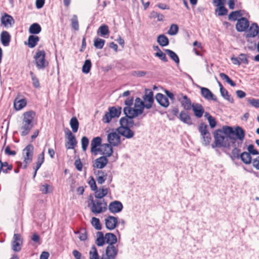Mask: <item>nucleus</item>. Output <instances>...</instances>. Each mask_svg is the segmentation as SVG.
Wrapping results in <instances>:
<instances>
[{
    "label": "nucleus",
    "instance_id": "59",
    "mask_svg": "<svg viewBox=\"0 0 259 259\" xmlns=\"http://www.w3.org/2000/svg\"><path fill=\"white\" fill-rule=\"evenodd\" d=\"M155 56L158 57L161 60L163 61V62H166L168 61L165 54L163 53L161 50H159V52H157L155 54Z\"/></svg>",
    "mask_w": 259,
    "mask_h": 259
},
{
    "label": "nucleus",
    "instance_id": "19",
    "mask_svg": "<svg viewBox=\"0 0 259 259\" xmlns=\"http://www.w3.org/2000/svg\"><path fill=\"white\" fill-rule=\"evenodd\" d=\"M122 208V204L118 201H114L111 202L108 206L109 211L113 213L120 212Z\"/></svg>",
    "mask_w": 259,
    "mask_h": 259
},
{
    "label": "nucleus",
    "instance_id": "53",
    "mask_svg": "<svg viewBox=\"0 0 259 259\" xmlns=\"http://www.w3.org/2000/svg\"><path fill=\"white\" fill-rule=\"evenodd\" d=\"M72 27L75 30H78L79 29L78 22L77 20V16L74 15L71 19Z\"/></svg>",
    "mask_w": 259,
    "mask_h": 259
},
{
    "label": "nucleus",
    "instance_id": "25",
    "mask_svg": "<svg viewBox=\"0 0 259 259\" xmlns=\"http://www.w3.org/2000/svg\"><path fill=\"white\" fill-rule=\"evenodd\" d=\"M108 159L106 156H101L95 160L94 167L97 168H104L108 163Z\"/></svg>",
    "mask_w": 259,
    "mask_h": 259
},
{
    "label": "nucleus",
    "instance_id": "1",
    "mask_svg": "<svg viewBox=\"0 0 259 259\" xmlns=\"http://www.w3.org/2000/svg\"><path fill=\"white\" fill-rule=\"evenodd\" d=\"M233 128L229 126H223L222 129L214 131L213 137L214 141L211 145L213 148L216 147L228 148L231 143L235 144L236 140L231 137Z\"/></svg>",
    "mask_w": 259,
    "mask_h": 259
},
{
    "label": "nucleus",
    "instance_id": "20",
    "mask_svg": "<svg viewBox=\"0 0 259 259\" xmlns=\"http://www.w3.org/2000/svg\"><path fill=\"white\" fill-rule=\"evenodd\" d=\"M194 115L198 118H200L202 117L203 113H204V109L200 104L194 103L192 104V108Z\"/></svg>",
    "mask_w": 259,
    "mask_h": 259
},
{
    "label": "nucleus",
    "instance_id": "14",
    "mask_svg": "<svg viewBox=\"0 0 259 259\" xmlns=\"http://www.w3.org/2000/svg\"><path fill=\"white\" fill-rule=\"evenodd\" d=\"M247 37H254L258 34L259 26L256 23H253L251 24L246 31Z\"/></svg>",
    "mask_w": 259,
    "mask_h": 259
},
{
    "label": "nucleus",
    "instance_id": "57",
    "mask_svg": "<svg viewBox=\"0 0 259 259\" xmlns=\"http://www.w3.org/2000/svg\"><path fill=\"white\" fill-rule=\"evenodd\" d=\"M179 30L178 26L177 24H172L168 31V34L171 35H175L177 34Z\"/></svg>",
    "mask_w": 259,
    "mask_h": 259
},
{
    "label": "nucleus",
    "instance_id": "11",
    "mask_svg": "<svg viewBox=\"0 0 259 259\" xmlns=\"http://www.w3.org/2000/svg\"><path fill=\"white\" fill-rule=\"evenodd\" d=\"M143 101L145 103V108L150 109L152 107L154 101L153 93L150 90H145V94L143 97Z\"/></svg>",
    "mask_w": 259,
    "mask_h": 259
},
{
    "label": "nucleus",
    "instance_id": "23",
    "mask_svg": "<svg viewBox=\"0 0 259 259\" xmlns=\"http://www.w3.org/2000/svg\"><path fill=\"white\" fill-rule=\"evenodd\" d=\"M201 94L203 97L208 100L217 101V98L215 95L207 88L201 87Z\"/></svg>",
    "mask_w": 259,
    "mask_h": 259
},
{
    "label": "nucleus",
    "instance_id": "49",
    "mask_svg": "<svg viewBox=\"0 0 259 259\" xmlns=\"http://www.w3.org/2000/svg\"><path fill=\"white\" fill-rule=\"evenodd\" d=\"M220 76L223 80H225L232 87H235L236 85V83L232 79H231L230 78L224 73H221L220 74Z\"/></svg>",
    "mask_w": 259,
    "mask_h": 259
},
{
    "label": "nucleus",
    "instance_id": "50",
    "mask_svg": "<svg viewBox=\"0 0 259 259\" xmlns=\"http://www.w3.org/2000/svg\"><path fill=\"white\" fill-rule=\"evenodd\" d=\"M91 224L97 230H100L102 229V226L100 224V220L97 218H92Z\"/></svg>",
    "mask_w": 259,
    "mask_h": 259
},
{
    "label": "nucleus",
    "instance_id": "15",
    "mask_svg": "<svg viewBox=\"0 0 259 259\" xmlns=\"http://www.w3.org/2000/svg\"><path fill=\"white\" fill-rule=\"evenodd\" d=\"M105 225L107 229L112 230L115 229L118 224L117 218L113 216L109 215L105 219Z\"/></svg>",
    "mask_w": 259,
    "mask_h": 259
},
{
    "label": "nucleus",
    "instance_id": "63",
    "mask_svg": "<svg viewBox=\"0 0 259 259\" xmlns=\"http://www.w3.org/2000/svg\"><path fill=\"white\" fill-rule=\"evenodd\" d=\"M251 163L254 168L257 170H259V155L252 159Z\"/></svg>",
    "mask_w": 259,
    "mask_h": 259
},
{
    "label": "nucleus",
    "instance_id": "26",
    "mask_svg": "<svg viewBox=\"0 0 259 259\" xmlns=\"http://www.w3.org/2000/svg\"><path fill=\"white\" fill-rule=\"evenodd\" d=\"M155 99L157 102L162 106L167 107L169 105V101L166 97L161 93L156 95Z\"/></svg>",
    "mask_w": 259,
    "mask_h": 259
},
{
    "label": "nucleus",
    "instance_id": "27",
    "mask_svg": "<svg viewBox=\"0 0 259 259\" xmlns=\"http://www.w3.org/2000/svg\"><path fill=\"white\" fill-rule=\"evenodd\" d=\"M179 119L183 122L188 125H191L192 124V120L190 115L185 111L183 110L181 111L179 114Z\"/></svg>",
    "mask_w": 259,
    "mask_h": 259
},
{
    "label": "nucleus",
    "instance_id": "41",
    "mask_svg": "<svg viewBox=\"0 0 259 259\" xmlns=\"http://www.w3.org/2000/svg\"><path fill=\"white\" fill-rule=\"evenodd\" d=\"M70 126L74 133H76L78 129L79 122L75 117L71 118L70 121Z\"/></svg>",
    "mask_w": 259,
    "mask_h": 259
},
{
    "label": "nucleus",
    "instance_id": "48",
    "mask_svg": "<svg viewBox=\"0 0 259 259\" xmlns=\"http://www.w3.org/2000/svg\"><path fill=\"white\" fill-rule=\"evenodd\" d=\"M92 63L90 60H86L83 65L82 71L84 73H88L91 70Z\"/></svg>",
    "mask_w": 259,
    "mask_h": 259
},
{
    "label": "nucleus",
    "instance_id": "24",
    "mask_svg": "<svg viewBox=\"0 0 259 259\" xmlns=\"http://www.w3.org/2000/svg\"><path fill=\"white\" fill-rule=\"evenodd\" d=\"M1 23L5 27H9L12 26L15 23V21L11 16L5 14L1 18Z\"/></svg>",
    "mask_w": 259,
    "mask_h": 259
},
{
    "label": "nucleus",
    "instance_id": "39",
    "mask_svg": "<svg viewBox=\"0 0 259 259\" xmlns=\"http://www.w3.org/2000/svg\"><path fill=\"white\" fill-rule=\"evenodd\" d=\"M149 17L151 19L157 18L158 21H163L164 16L160 13L153 11L150 13Z\"/></svg>",
    "mask_w": 259,
    "mask_h": 259
},
{
    "label": "nucleus",
    "instance_id": "16",
    "mask_svg": "<svg viewBox=\"0 0 259 259\" xmlns=\"http://www.w3.org/2000/svg\"><path fill=\"white\" fill-rule=\"evenodd\" d=\"M231 135H235L237 138L239 140V142H238V145H241L242 143V141L244 139L245 137V131L240 126H236L235 129L233 128L232 133H231Z\"/></svg>",
    "mask_w": 259,
    "mask_h": 259
},
{
    "label": "nucleus",
    "instance_id": "9",
    "mask_svg": "<svg viewBox=\"0 0 259 259\" xmlns=\"http://www.w3.org/2000/svg\"><path fill=\"white\" fill-rule=\"evenodd\" d=\"M118 249L112 245H108L106 249L105 254L101 259H114L117 255Z\"/></svg>",
    "mask_w": 259,
    "mask_h": 259
},
{
    "label": "nucleus",
    "instance_id": "29",
    "mask_svg": "<svg viewBox=\"0 0 259 259\" xmlns=\"http://www.w3.org/2000/svg\"><path fill=\"white\" fill-rule=\"evenodd\" d=\"M35 113L32 111L25 112L23 114V123H26L29 124H32V121L34 118Z\"/></svg>",
    "mask_w": 259,
    "mask_h": 259
},
{
    "label": "nucleus",
    "instance_id": "10",
    "mask_svg": "<svg viewBox=\"0 0 259 259\" xmlns=\"http://www.w3.org/2000/svg\"><path fill=\"white\" fill-rule=\"evenodd\" d=\"M249 26V21L245 17L238 19L236 24V29L238 32H245Z\"/></svg>",
    "mask_w": 259,
    "mask_h": 259
},
{
    "label": "nucleus",
    "instance_id": "21",
    "mask_svg": "<svg viewBox=\"0 0 259 259\" xmlns=\"http://www.w3.org/2000/svg\"><path fill=\"white\" fill-rule=\"evenodd\" d=\"M102 139L100 137H97L93 139L91 144V152L96 155L99 151V148L97 147L101 145Z\"/></svg>",
    "mask_w": 259,
    "mask_h": 259
},
{
    "label": "nucleus",
    "instance_id": "56",
    "mask_svg": "<svg viewBox=\"0 0 259 259\" xmlns=\"http://www.w3.org/2000/svg\"><path fill=\"white\" fill-rule=\"evenodd\" d=\"M247 101L252 106L259 108V99L249 98L247 99Z\"/></svg>",
    "mask_w": 259,
    "mask_h": 259
},
{
    "label": "nucleus",
    "instance_id": "47",
    "mask_svg": "<svg viewBox=\"0 0 259 259\" xmlns=\"http://www.w3.org/2000/svg\"><path fill=\"white\" fill-rule=\"evenodd\" d=\"M39 190L43 194H47L52 191V187L47 184H41Z\"/></svg>",
    "mask_w": 259,
    "mask_h": 259
},
{
    "label": "nucleus",
    "instance_id": "22",
    "mask_svg": "<svg viewBox=\"0 0 259 259\" xmlns=\"http://www.w3.org/2000/svg\"><path fill=\"white\" fill-rule=\"evenodd\" d=\"M106 157H110L113 153L112 145L110 144H103L99 148V151Z\"/></svg>",
    "mask_w": 259,
    "mask_h": 259
},
{
    "label": "nucleus",
    "instance_id": "44",
    "mask_svg": "<svg viewBox=\"0 0 259 259\" xmlns=\"http://www.w3.org/2000/svg\"><path fill=\"white\" fill-rule=\"evenodd\" d=\"M242 14L240 10L232 12L229 15L228 18L230 20H238V18L242 16Z\"/></svg>",
    "mask_w": 259,
    "mask_h": 259
},
{
    "label": "nucleus",
    "instance_id": "61",
    "mask_svg": "<svg viewBox=\"0 0 259 259\" xmlns=\"http://www.w3.org/2000/svg\"><path fill=\"white\" fill-rule=\"evenodd\" d=\"M88 184L92 191H95L97 190V187L96 186V182L93 177H90V180L88 182Z\"/></svg>",
    "mask_w": 259,
    "mask_h": 259
},
{
    "label": "nucleus",
    "instance_id": "31",
    "mask_svg": "<svg viewBox=\"0 0 259 259\" xmlns=\"http://www.w3.org/2000/svg\"><path fill=\"white\" fill-rule=\"evenodd\" d=\"M135 107L139 112V114H142L144 108H145V103L140 98H137L135 100Z\"/></svg>",
    "mask_w": 259,
    "mask_h": 259
},
{
    "label": "nucleus",
    "instance_id": "51",
    "mask_svg": "<svg viewBox=\"0 0 259 259\" xmlns=\"http://www.w3.org/2000/svg\"><path fill=\"white\" fill-rule=\"evenodd\" d=\"M30 75L31 77L33 85L36 88L40 87V83L38 79L32 71L30 72Z\"/></svg>",
    "mask_w": 259,
    "mask_h": 259
},
{
    "label": "nucleus",
    "instance_id": "42",
    "mask_svg": "<svg viewBox=\"0 0 259 259\" xmlns=\"http://www.w3.org/2000/svg\"><path fill=\"white\" fill-rule=\"evenodd\" d=\"M33 124H29L26 123L22 122V126L21 127L22 132L21 135L23 136L27 135L30 130L32 128Z\"/></svg>",
    "mask_w": 259,
    "mask_h": 259
},
{
    "label": "nucleus",
    "instance_id": "60",
    "mask_svg": "<svg viewBox=\"0 0 259 259\" xmlns=\"http://www.w3.org/2000/svg\"><path fill=\"white\" fill-rule=\"evenodd\" d=\"M239 60L240 62V64L241 63H243L244 64H248V61L247 57V56L244 54H240L239 55Z\"/></svg>",
    "mask_w": 259,
    "mask_h": 259
},
{
    "label": "nucleus",
    "instance_id": "28",
    "mask_svg": "<svg viewBox=\"0 0 259 259\" xmlns=\"http://www.w3.org/2000/svg\"><path fill=\"white\" fill-rule=\"evenodd\" d=\"M11 40V36L7 31H3L1 34V41L2 45L5 47L9 46Z\"/></svg>",
    "mask_w": 259,
    "mask_h": 259
},
{
    "label": "nucleus",
    "instance_id": "45",
    "mask_svg": "<svg viewBox=\"0 0 259 259\" xmlns=\"http://www.w3.org/2000/svg\"><path fill=\"white\" fill-rule=\"evenodd\" d=\"M105 42V40L96 37L94 39V46L96 49H101L103 48Z\"/></svg>",
    "mask_w": 259,
    "mask_h": 259
},
{
    "label": "nucleus",
    "instance_id": "4",
    "mask_svg": "<svg viewBox=\"0 0 259 259\" xmlns=\"http://www.w3.org/2000/svg\"><path fill=\"white\" fill-rule=\"evenodd\" d=\"M90 199L92 203L91 209L93 213H101L107 210V204L104 200H94L93 198Z\"/></svg>",
    "mask_w": 259,
    "mask_h": 259
},
{
    "label": "nucleus",
    "instance_id": "2",
    "mask_svg": "<svg viewBox=\"0 0 259 259\" xmlns=\"http://www.w3.org/2000/svg\"><path fill=\"white\" fill-rule=\"evenodd\" d=\"M119 122L120 126L116 129L118 133L126 139L133 138L134 132L130 128L134 125L133 120H127L126 117H121Z\"/></svg>",
    "mask_w": 259,
    "mask_h": 259
},
{
    "label": "nucleus",
    "instance_id": "62",
    "mask_svg": "<svg viewBox=\"0 0 259 259\" xmlns=\"http://www.w3.org/2000/svg\"><path fill=\"white\" fill-rule=\"evenodd\" d=\"M248 153L252 155H258L259 152L257 150L254 149V147L253 145H249L247 147Z\"/></svg>",
    "mask_w": 259,
    "mask_h": 259
},
{
    "label": "nucleus",
    "instance_id": "37",
    "mask_svg": "<svg viewBox=\"0 0 259 259\" xmlns=\"http://www.w3.org/2000/svg\"><path fill=\"white\" fill-rule=\"evenodd\" d=\"M240 158L245 164H248L252 163L250 154L246 152H244L240 154Z\"/></svg>",
    "mask_w": 259,
    "mask_h": 259
},
{
    "label": "nucleus",
    "instance_id": "33",
    "mask_svg": "<svg viewBox=\"0 0 259 259\" xmlns=\"http://www.w3.org/2000/svg\"><path fill=\"white\" fill-rule=\"evenodd\" d=\"M105 239L106 242L109 245H114L117 242L116 235L111 233H106L105 236Z\"/></svg>",
    "mask_w": 259,
    "mask_h": 259
},
{
    "label": "nucleus",
    "instance_id": "32",
    "mask_svg": "<svg viewBox=\"0 0 259 259\" xmlns=\"http://www.w3.org/2000/svg\"><path fill=\"white\" fill-rule=\"evenodd\" d=\"M39 40L38 36L31 35L28 37L27 45L30 48H33L37 45Z\"/></svg>",
    "mask_w": 259,
    "mask_h": 259
},
{
    "label": "nucleus",
    "instance_id": "3",
    "mask_svg": "<svg viewBox=\"0 0 259 259\" xmlns=\"http://www.w3.org/2000/svg\"><path fill=\"white\" fill-rule=\"evenodd\" d=\"M34 148L32 145H28L23 150V156L24 157L23 163L20 162L18 164V167H21L24 169L27 168L28 164H29L32 160L33 155Z\"/></svg>",
    "mask_w": 259,
    "mask_h": 259
},
{
    "label": "nucleus",
    "instance_id": "35",
    "mask_svg": "<svg viewBox=\"0 0 259 259\" xmlns=\"http://www.w3.org/2000/svg\"><path fill=\"white\" fill-rule=\"evenodd\" d=\"M41 30V28L39 24L36 23L31 24L29 28V32L32 34H38Z\"/></svg>",
    "mask_w": 259,
    "mask_h": 259
},
{
    "label": "nucleus",
    "instance_id": "8",
    "mask_svg": "<svg viewBox=\"0 0 259 259\" xmlns=\"http://www.w3.org/2000/svg\"><path fill=\"white\" fill-rule=\"evenodd\" d=\"M66 138L68 141L65 144V147L67 149H73L76 146L77 141L75 136L68 128L65 130Z\"/></svg>",
    "mask_w": 259,
    "mask_h": 259
},
{
    "label": "nucleus",
    "instance_id": "7",
    "mask_svg": "<svg viewBox=\"0 0 259 259\" xmlns=\"http://www.w3.org/2000/svg\"><path fill=\"white\" fill-rule=\"evenodd\" d=\"M46 53L44 51L36 52L34 58L38 69H43L48 65V62L45 59Z\"/></svg>",
    "mask_w": 259,
    "mask_h": 259
},
{
    "label": "nucleus",
    "instance_id": "12",
    "mask_svg": "<svg viewBox=\"0 0 259 259\" xmlns=\"http://www.w3.org/2000/svg\"><path fill=\"white\" fill-rule=\"evenodd\" d=\"M22 243L21 236L19 234H14L13 240L12 242V248L15 252H19L21 250V245Z\"/></svg>",
    "mask_w": 259,
    "mask_h": 259
},
{
    "label": "nucleus",
    "instance_id": "5",
    "mask_svg": "<svg viewBox=\"0 0 259 259\" xmlns=\"http://www.w3.org/2000/svg\"><path fill=\"white\" fill-rule=\"evenodd\" d=\"M198 131L202 138V144L204 146L209 145L211 140L210 134L208 131V125L201 123L198 126Z\"/></svg>",
    "mask_w": 259,
    "mask_h": 259
},
{
    "label": "nucleus",
    "instance_id": "46",
    "mask_svg": "<svg viewBox=\"0 0 259 259\" xmlns=\"http://www.w3.org/2000/svg\"><path fill=\"white\" fill-rule=\"evenodd\" d=\"M45 151L44 150L41 153H40L38 157L37 161L36 163V166L34 169H36V170H37L41 164L44 163L45 160Z\"/></svg>",
    "mask_w": 259,
    "mask_h": 259
},
{
    "label": "nucleus",
    "instance_id": "13",
    "mask_svg": "<svg viewBox=\"0 0 259 259\" xmlns=\"http://www.w3.org/2000/svg\"><path fill=\"white\" fill-rule=\"evenodd\" d=\"M116 132H111L108 134L107 140L110 145L117 146L120 143V137Z\"/></svg>",
    "mask_w": 259,
    "mask_h": 259
},
{
    "label": "nucleus",
    "instance_id": "6",
    "mask_svg": "<svg viewBox=\"0 0 259 259\" xmlns=\"http://www.w3.org/2000/svg\"><path fill=\"white\" fill-rule=\"evenodd\" d=\"M108 112H106L102 118V121L104 123H107L110 122L113 118L118 117L121 113V108H116L115 107H109Z\"/></svg>",
    "mask_w": 259,
    "mask_h": 259
},
{
    "label": "nucleus",
    "instance_id": "34",
    "mask_svg": "<svg viewBox=\"0 0 259 259\" xmlns=\"http://www.w3.org/2000/svg\"><path fill=\"white\" fill-rule=\"evenodd\" d=\"M95 191V197L99 199H101L104 196H106L108 192V189L102 187L101 188H99Z\"/></svg>",
    "mask_w": 259,
    "mask_h": 259
},
{
    "label": "nucleus",
    "instance_id": "52",
    "mask_svg": "<svg viewBox=\"0 0 259 259\" xmlns=\"http://www.w3.org/2000/svg\"><path fill=\"white\" fill-rule=\"evenodd\" d=\"M221 94L226 100L232 102L233 101V98L229 95L228 92L225 88L220 90Z\"/></svg>",
    "mask_w": 259,
    "mask_h": 259
},
{
    "label": "nucleus",
    "instance_id": "38",
    "mask_svg": "<svg viewBox=\"0 0 259 259\" xmlns=\"http://www.w3.org/2000/svg\"><path fill=\"white\" fill-rule=\"evenodd\" d=\"M106 240L103 232L100 231L98 232L97 233L96 244L99 246H101L104 244Z\"/></svg>",
    "mask_w": 259,
    "mask_h": 259
},
{
    "label": "nucleus",
    "instance_id": "30",
    "mask_svg": "<svg viewBox=\"0 0 259 259\" xmlns=\"http://www.w3.org/2000/svg\"><path fill=\"white\" fill-rule=\"evenodd\" d=\"M26 100L25 99H19L16 98L14 101V106L17 110H19L24 108L26 105Z\"/></svg>",
    "mask_w": 259,
    "mask_h": 259
},
{
    "label": "nucleus",
    "instance_id": "40",
    "mask_svg": "<svg viewBox=\"0 0 259 259\" xmlns=\"http://www.w3.org/2000/svg\"><path fill=\"white\" fill-rule=\"evenodd\" d=\"M100 33L101 36L105 37L106 35H108L109 30L108 26L106 25H102L98 30V33Z\"/></svg>",
    "mask_w": 259,
    "mask_h": 259
},
{
    "label": "nucleus",
    "instance_id": "43",
    "mask_svg": "<svg viewBox=\"0 0 259 259\" xmlns=\"http://www.w3.org/2000/svg\"><path fill=\"white\" fill-rule=\"evenodd\" d=\"M165 52L169 56V57L175 62V63L179 64L180 60L178 56L172 51L169 49H165Z\"/></svg>",
    "mask_w": 259,
    "mask_h": 259
},
{
    "label": "nucleus",
    "instance_id": "64",
    "mask_svg": "<svg viewBox=\"0 0 259 259\" xmlns=\"http://www.w3.org/2000/svg\"><path fill=\"white\" fill-rule=\"evenodd\" d=\"M232 155L236 158H239L240 156V150L237 147H235L232 151Z\"/></svg>",
    "mask_w": 259,
    "mask_h": 259
},
{
    "label": "nucleus",
    "instance_id": "17",
    "mask_svg": "<svg viewBox=\"0 0 259 259\" xmlns=\"http://www.w3.org/2000/svg\"><path fill=\"white\" fill-rule=\"evenodd\" d=\"M180 96L182 97L181 99L180 97L178 98V100L180 102L182 106L186 110H190L192 107V104L190 99L186 95L181 94Z\"/></svg>",
    "mask_w": 259,
    "mask_h": 259
},
{
    "label": "nucleus",
    "instance_id": "54",
    "mask_svg": "<svg viewBox=\"0 0 259 259\" xmlns=\"http://www.w3.org/2000/svg\"><path fill=\"white\" fill-rule=\"evenodd\" d=\"M90 259H99L97 249L95 246H92L91 250L90 251Z\"/></svg>",
    "mask_w": 259,
    "mask_h": 259
},
{
    "label": "nucleus",
    "instance_id": "18",
    "mask_svg": "<svg viewBox=\"0 0 259 259\" xmlns=\"http://www.w3.org/2000/svg\"><path fill=\"white\" fill-rule=\"evenodd\" d=\"M124 113L125 115L127 120L133 119V118L137 116L139 114L136 108H133L131 107H125L123 109Z\"/></svg>",
    "mask_w": 259,
    "mask_h": 259
},
{
    "label": "nucleus",
    "instance_id": "58",
    "mask_svg": "<svg viewBox=\"0 0 259 259\" xmlns=\"http://www.w3.org/2000/svg\"><path fill=\"white\" fill-rule=\"evenodd\" d=\"M216 11L218 12V15L220 16L226 15L228 13L227 9L224 6V5L219 6L218 10H216Z\"/></svg>",
    "mask_w": 259,
    "mask_h": 259
},
{
    "label": "nucleus",
    "instance_id": "55",
    "mask_svg": "<svg viewBox=\"0 0 259 259\" xmlns=\"http://www.w3.org/2000/svg\"><path fill=\"white\" fill-rule=\"evenodd\" d=\"M81 143L82 149L83 151L85 152L87 150L89 145V140L87 137L84 136L81 138Z\"/></svg>",
    "mask_w": 259,
    "mask_h": 259
},
{
    "label": "nucleus",
    "instance_id": "36",
    "mask_svg": "<svg viewBox=\"0 0 259 259\" xmlns=\"http://www.w3.org/2000/svg\"><path fill=\"white\" fill-rule=\"evenodd\" d=\"M157 41L162 47L166 46L169 44V40L164 34L159 35L157 38Z\"/></svg>",
    "mask_w": 259,
    "mask_h": 259
}]
</instances>
